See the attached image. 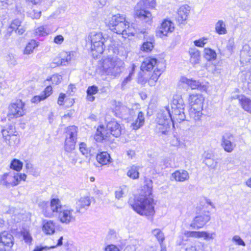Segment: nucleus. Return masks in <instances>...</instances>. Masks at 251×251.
<instances>
[{"instance_id":"f257e3e1","label":"nucleus","mask_w":251,"mask_h":251,"mask_svg":"<svg viewBox=\"0 0 251 251\" xmlns=\"http://www.w3.org/2000/svg\"><path fill=\"white\" fill-rule=\"evenodd\" d=\"M152 181L146 178L142 192L134 199H130L128 203L132 208L141 216L152 220L155 213L154 203L152 195Z\"/></svg>"},{"instance_id":"f03ea898","label":"nucleus","mask_w":251,"mask_h":251,"mask_svg":"<svg viewBox=\"0 0 251 251\" xmlns=\"http://www.w3.org/2000/svg\"><path fill=\"white\" fill-rule=\"evenodd\" d=\"M124 67V62L116 57L105 58L102 62V71L107 75L116 76L121 73Z\"/></svg>"},{"instance_id":"7ed1b4c3","label":"nucleus","mask_w":251,"mask_h":251,"mask_svg":"<svg viewBox=\"0 0 251 251\" xmlns=\"http://www.w3.org/2000/svg\"><path fill=\"white\" fill-rule=\"evenodd\" d=\"M204 98L200 94H190L188 101L190 106V115L195 121L200 119L202 115V110Z\"/></svg>"},{"instance_id":"20e7f679","label":"nucleus","mask_w":251,"mask_h":251,"mask_svg":"<svg viewBox=\"0 0 251 251\" xmlns=\"http://www.w3.org/2000/svg\"><path fill=\"white\" fill-rule=\"evenodd\" d=\"M143 4L146 5V7L153 8L155 6V1L154 0L140 1L135 7V16L146 23H150L152 19L151 14L142 8Z\"/></svg>"},{"instance_id":"39448f33","label":"nucleus","mask_w":251,"mask_h":251,"mask_svg":"<svg viewBox=\"0 0 251 251\" xmlns=\"http://www.w3.org/2000/svg\"><path fill=\"white\" fill-rule=\"evenodd\" d=\"M25 103L21 100H13L8 107L7 118L9 119L19 118L26 114Z\"/></svg>"},{"instance_id":"423d86ee","label":"nucleus","mask_w":251,"mask_h":251,"mask_svg":"<svg viewBox=\"0 0 251 251\" xmlns=\"http://www.w3.org/2000/svg\"><path fill=\"white\" fill-rule=\"evenodd\" d=\"M88 39L91 42L92 50L96 51L99 54L103 53L105 40L101 33L95 31L91 32L88 36Z\"/></svg>"},{"instance_id":"0eeeda50","label":"nucleus","mask_w":251,"mask_h":251,"mask_svg":"<svg viewBox=\"0 0 251 251\" xmlns=\"http://www.w3.org/2000/svg\"><path fill=\"white\" fill-rule=\"evenodd\" d=\"M77 127L72 126L67 127L64 145L65 151L70 152L75 149L77 140Z\"/></svg>"},{"instance_id":"6e6552de","label":"nucleus","mask_w":251,"mask_h":251,"mask_svg":"<svg viewBox=\"0 0 251 251\" xmlns=\"http://www.w3.org/2000/svg\"><path fill=\"white\" fill-rule=\"evenodd\" d=\"M76 213L73 209L64 206L58 214V218L62 223L69 224L75 220V214Z\"/></svg>"},{"instance_id":"1a4fd4ad","label":"nucleus","mask_w":251,"mask_h":251,"mask_svg":"<svg viewBox=\"0 0 251 251\" xmlns=\"http://www.w3.org/2000/svg\"><path fill=\"white\" fill-rule=\"evenodd\" d=\"M180 82L186 84L191 89H198L201 91H206L208 88L206 83H203L192 78L189 79L185 76H181Z\"/></svg>"},{"instance_id":"9d476101","label":"nucleus","mask_w":251,"mask_h":251,"mask_svg":"<svg viewBox=\"0 0 251 251\" xmlns=\"http://www.w3.org/2000/svg\"><path fill=\"white\" fill-rule=\"evenodd\" d=\"M221 146L227 152H232L236 147L234 143V137L230 133H226L221 140Z\"/></svg>"},{"instance_id":"9b49d317","label":"nucleus","mask_w":251,"mask_h":251,"mask_svg":"<svg viewBox=\"0 0 251 251\" xmlns=\"http://www.w3.org/2000/svg\"><path fill=\"white\" fill-rule=\"evenodd\" d=\"M91 201L89 196H84L78 199L75 203V212L82 213L84 212L90 205Z\"/></svg>"},{"instance_id":"f8f14e48","label":"nucleus","mask_w":251,"mask_h":251,"mask_svg":"<svg viewBox=\"0 0 251 251\" xmlns=\"http://www.w3.org/2000/svg\"><path fill=\"white\" fill-rule=\"evenodd\" d=\"M160 62L155 58L148 57L142 63L141 70L142 71H150L154 68H160Z\"/></svg>"},{"instance_id":"ddd939ff","label":"nucleus","mask_w":251,"mask_h":251,"mask_svg":"<svg viewBox=\"0 0 251 251\" xmlns=\"http://www.w3.org/2000/svg\"><path fill=\"white\" fill-rule=\"evenodd\" d=\"M210 220L208 214H204L196 217L190 224V226L194 229H199L203 226Z\"/></svg>"},{"instance_id":"4468645a","label":"nucleus","mask_w":251,"mask_h":251,"mask_svg":"<svg viewBox=\"0 0 251 251\" xmlns=\"http://www.w3.org/2000/svg\"><path fill=\"white\" fill-rule=\"evenodd\" d=\"M156 123H172L171 113L169 107L161 109L157 113Z\"/></svg>"},{"instance_id":"2eb2a0df","label":"nucleus","mask_w":251,"mask_h":251,"mask_svg":"<svg viewBox=\"0 0 251 251\" xmlns=\"http://www.w3.org/2000/svg\"><path fill=\"white\" fill-rule=\"evenodd\" d=\"M106 131L109 133V136L111 134L115 137H118L121 135L122 128L116 121H111L107 125Z\"/></svg>"},{"instance_id":"dca6fc26","label":"nucleus","mask_w":251,"mask_h":251,"mask_svg":"<svg viewBox=\"0 0 251 251\" xmlns=\"http://www.w3.org/2000/svg\"><path fill=\"white\" fill-rule=\"evenodd\" d=\"M174 30L173 24L168 20H164L161 25L157 34L161 37L167 36L168 33L172 32Z\"/></svg>"},{"instance_id":"f3484780","label":"nucleus","mask_w":251,"mask_h":251,"mask_svg":"<svg viewBox=\"0 0 251 251\" xmlns=\"http://www.w3.org/2000/svg\"><path fill=\"white\" fill-rule=\"evenodd\" d=\"M190 11V7L188 5H183L180 6L177 10L176 19L180 24L185 21L188 17Z\"/></svg>"},{"instance_id":"a211bd4d","label":"nucleus","mask_w":251,"mask_h":251,"mask_svg":"<svg viewBox=\"0 0 251 251\" xmlns=\"http://www.w3.org/2000/svg\"><path fill=\"white\" fill-rule=\"evenodd\" d=\"M183 109L177 108H172L171 118L172 119V123L175 121L180 123L186 119V116Z\"/></svg>"},{"instance_id":"6ab92c4d","label":"nucleus","mask_w":251,"mask_h":251,"mask_svg":"<svg viewBox=\"0 0 251 251\" xmlns=\"http://www.w3.org/2000/svg\"><path fill=\"white\" fill-rule=\"evenodd\" d=\"M55 223L51 220H44L43 223L42 230L46 235H52L55 233Z\"/></svg>"},{"instance_id":"aec40b11","label":"nucleus","mask_w":251,"mask_h":251,"mask_svg":"<svg viewBox=\"0 0 251 251\" xmlns=\"http://www.w3.org/2000/svg\"><path fill=\"white\" fill-rule=\"evenodd\" d=\"M109 133L104 129L103 126H99L94 135V139L97 142H101L103 140H108Z\"/></svg>"},{"instance_id":"412c9836","label":"nucleus","mask_w":251,"mask_h":251,"mask_svg":"<svg viewBox=\"0 0 251 251\" xmlns=\"http://www.w3.org/2000/svg\"><path fill=\"white\" fill-rule=\"evenodd\" d=\"M39 205L42 209V212L45 217L51 218L55 215L50 203L44 201L40 202Z\"/></svg>"},{"instance_id":"4be33fe9","label":"nucleus","mask_w":251,"mask_h":251,"mask_svg":"<svg viewBox=\"0 0 251 251\" xmlns=\"http://www.w3.org/2000/svg\"><path fill=\"white\" fill-rule=\"evenodd\" d=\"M172 176L176 181L178 182H183L189 178V173L184 170L176 171L172 174Z\"/></svg>"},{"instance_id":"5701e85b","label":"nucleus","mask_w":251,"mask_h":251,"mask_svg":"<svg viewBox=\"0 0 251 251\" xmlns=\"http://www.w3.org/2000/svg\"><path fill=\"white\" fill-rule=\"evenodd\" d=\"M73 53L71 52H65L62 54V58L60 59L59 58H55L53 64H56L57 65L65 66L68 64L69 62L71 60Z\"/></svg>"},{"instance_id":"b1692460","label":"nucleus","mask_w":251,"mask_h":251,"mask_svg":"<svg viewBox=\"0 0 251 251\" xmlns=\"http://www.w3.org/2000/svg\"><path fill=\"white\" fill-rule=\"evenodd\" d=\"M145 123V118L142 112H139L135 121L133 122L130 126L131 128L133 130H137L142 127Z\"/></svg>"},{"instance_id":"393cba45","label":"nucleus","mask_w":251,"mask_h":251,"mask_svg":"<svg viewBox=\"0 0 251 251\" xmlns=\"http://www.w3.org/2000/svg\"><path fill=\"white\" fill-rule=\"evenodd\" d=\"M185 104L182 96L179 95H175L174 96L172 103L171 104L172 108H179L180 109H184Z\"/></svg>"},{"instance_id":"a878e982","label":"nucleus","mask_w":251,"mask_h":251,"mask_svg":"<svg viewBox=\"0 0 251 251\" xmlns=\"http://www.w3.org/2000/svg\"><path fill=\"white\" fill-rule=\"evenodd\" d=\"M190 56V62L193 65H195L200 63V52L196 49L191 48L189 51Z\"/></svg>"},{"instance_id":"bb28decb","label":"nucleus","mask_w":251,"mask_h":251,"mask_svg":"<svg viewBox=\"0 0 251 251\" xmlns=\"http://www.w3.org/2000/svg\"><path fill=\"white\" fill-rule=\"evenodd\" d=\"M120 109V114L123 119L129 120L131 116L134 114V111L133 109H129L126 106H121Z\"/></svg>"},{"instance_id":"cd10ccee","label":"nucleus","mask_w":251,"mask_h":251,"mask_svg":"<svg viewBox=\"0 0 251 251\" xmlns=\"http://www.w3.org/2000/svg\"><path fill=\"white\" fill-rule=\"evenodd\" d=\"M98 162L101 165H106L110 162V157L106 151L101 152L97 155Z\"/></svg>"},{"instance_id":"c85d7f7f","label":"nucleus","mask_w":251,"mask_h":251,"mask_svg":"<svg viewBox=\"0 0 251 251\" xmlns=\"http://www.w3.org/2000/svg\"><path fill=\"white\" fill-rule=\"evenodd\" d=\"M139 166L132 165L128 170L127 176L132 179H138L139 176Z\"/></svg>"},{"instance_id":"c756f323","label":"nucleus","mask_w":251,"mask_h":251,"mask_svg":"<svg viewBox=\"0 0 251 251\" xmlns=\"http://www.w3.org/2000/svg\"><path fill=\"white\" fill-rule=\"evenodd\" d=\"M50 204L52 207L53 211H54L55 215L57 213H59L60 211L62 210L64 206L61 204V202L58 199H52L51 200Z\"/></svg>"},{"instance_id":"7c9ffc66","label":"nucleus","mask_w":251,"mask_h":251,"mask_svg":"<svg viewBox=\"0 0 251 251\" xmlns=\"http://www.w3.org/2000/svg\"><path fill=\"white\" fill-rule=\"evenodd\" d=\"M171 123H156V130L162 134L167 135L170 129Z\"/></svg>"},{"instance_id":"2f4dec72","label":"nucleus","mask_w":251,"mask_h":251,"mask_svg":"<svg viewBox=\"0 0 251 251\" xmlns=\"http://www.w3.org/2000/svg\"><path fill=\"white\" fill-rule=\"evenodd\" d=\"M17 133L14 126L12 125H9L4 127L1 130V133L3 139L8 138L9 136Z\"/></svg>"},{"instance_id":"473e14b6","label":"nucleus","mask_w":251,"mask_h":251,"mask_svg":"<svg viewBox=\"0 0 251 251\" xmlns=\"http://www.w3.org/2000/svg\"><path fill=\"white\" fill-rule=\"evenodd\" d=\"M128 22L126 21V22H121L119 24H117L116 25H110V28L113 32L117 34H121L125 30V28L127 26L126 24Z\"/></svg>"},{"instance_id":"72a5a7b5","label":"nucleus","mask_w":251,"mask_h":251,"mask_svg":"<svg viewBox=\"0 0 251 251\" xmlns=\"http://www.w3.org/2000/svg\"><path fill=\"white\" fill-rule=\"evenodd\" d=\"M241 61L242 62H250L251 61V48L247 50L245 48L240 53Z\"/></svg>"},{"instance_id":"f704fd0d","label":"nucleus","mask_w":251,"mask_h":251,"mask_svg":"<svg viewBox=\"0 0 251 251\" xmlns=\"http://www.w3.org/2000/svg\"><path fill=\"white\" fill-rule=\"evenodd\" d=\"M239 100L242 108L246 111L251 114V100L244 97L240 99Z\"/></svg>"},{"instance_id":"c9c22d12","label":"nucleus","mask_w":251,"mask_h":251,"mask_svg":"<svg viewBox=\"0 0 251 251\" xmlns=\"http://www.w3.org/2000/svg\"><path fill=\"white\" fill-rule=\"evenodd\" d=\"M215 30L220 35L225 34L227 33L226 24L222 20L218 21L215 25Z\"/></svg>"},{"instance_id":"e433bc0d","label":"nucleus","mask_w":251,"mask_h":251,"mask_svg":"<svg viewBox=\"0 0 251 251\" xmlns=\"http://www.w3.org/2000/svg\"><path fill=\"white\" fill-rule=\"evenodd\" d=\"M204 56L208 61L214 60L216 58L217 53L215 51L210 48H205Z\"/></svg>"},{"instance_id":"4c0bfd02","label":"nucleus","mask_w":251,"mask_h":251,"mask_svg":"<svg viewBox=\"0 0 251 251\" xmlns=\"http://www.w3.org/2000/svg\"><path fill=\"white\" fill-rule=\"evenodd\" d=\"M38 44L34 40H30L26 45L25 50L24 54H29L33 52L34 49L38 47Z\"/></svg>"},{"instance_id":"58836bf2","label":"nucleus","mask_w":251,"mask_h":251,"mask_svg":"<svg viewBox=\"0 0 251 251\" xmlns=\"http://www.w3.org/2000/svg\"><path fill=\"white\" fill-rule=\"evenodd\" d=\"M13 181L11 182V185L15 186L19 184L21 180L25 181L26 178V175L25 174L16 173L13 176Z\"/></svg>"},{"instance_id":"ea45409f","label":"nucleus","mask_w":251,"mask_h":251,"mask_svg":"<svg viewBox=\"0 0 251 251\" xmlns=\"http://www.w3.org/2000/svg\"><path fill=\"white\" fill-rule=\"evenodd\" d=\"M126 22V18L123 15L120 14H117L114 15L112 17L109 22V26L110 25H116L119 23Z\"/></svg>"},{"instance_id":"a19ab883","label":"nucleus","mask_w":251,"mask_h":251,"mask_svg":"<svg viewBox=\"0 0 251 251\" xmlns=\"http://www.w3.org/2000/svg\"><path fill=\"white\" fill-rule=\"evenodd\" d=\"M4 140L9 145L18 144L20 142V139L17 136V133L9 136L8 138H4Z\"/></svg>"},{"instance_id":"79ce46f5","label":"nucleus","mask_w":251,"mask_h":251,"mask_svg":"<svg viewBox=\"0 0 251 251\" xmlns=\"http://www.w3.org/2000/svg\"><path fill=\"white\" fill-rule=\"evenodd\" d=\"M199 238H202L205 240H212L215 236V232L209 233L206 231H198Z\"/></svg>"},{"instance_id":"37998d69","label":"nucleus","mask_w":251,"mask_h":251,"mask_svg":"<svg viewBox=\"0 0 251 251\" xmlns=\"http://www.w3.org/2000/svg\"><path fill=\"white\" fill-rule=\"evenodd\" d=\"M152 233L156 238L158 241L161 246L164 240V235L163 233L161 231L160 229L156 228L152 231Z\"/></svg>"},{"instance_id":"c03bdc74","label":"nucleus","mask_w":251,"mask_h":251,"mask_svg":"<svg viewBox=\"0 0 251 251\" xmlns=\"http://www.w3.org/2000/svg\"><path fill=\"white\" fill-rule=\"evenodd\" d=\"M79 146V151L83 155L85 156H88L89 155L91 154V149L88 147L84 142H81Z\"/></svg>"},{"instance_id":"a18cd8bd","label":"nucleus","mask_w":251,"mask_h":251,"mask_svg":"<svg viewBox=\"0 0 251 251\" xmlns=\"http://www.w3.org/2000/svg\"><path fill=\"white\" fill-rule=\"evenodd\" d=\"M23 163L17 159H14L10 164V168L17 172L21 171Z\"/></svg>"},{"instance_id":"49530a36","label":"nucleus","mask_w":251,"mask_h":251,"mask_svg":"<svg viewBox=\"0 0 251 251\" xmlns=\"http://www.w3.org/2000/svg\"><path fill=\"white\" fill-rule=\"evenodd\" d=\"M127 26L125 28V30L122 33L123 37L126 38L130 36H132L134 34V28L129 26V23L126 24Z\"/></svg>"},{"instance_id":"de8ad7c7","label":"nucleus","mask_w":251,"mask_h":251,"mask_svg":"<svg viewBox=\"0 0 251 251\" xmlns=\"http://www.w3.org/2000/svg\"><path fill=\"white\" fill-rule=\"evenodd\" d=\"M21 235L23 236V239L24 240L25 242L27 244L30 245L31 244V242L32 241V238L29 231L26 230H24L23 231H22Z\"/></svg>"},{"instance_id":"09e8293b","label":"nucleus","mask_w":251,"mask_h":251,"mask_svg":"<svg viewBox=\"0 0 251 251\" xmlns=\"http://www.w3.org/2000/svg\"><path fill=\"white\" fill-rule=\"evenodd\" d=\"M203 163L208 167L213 169H215L217 167L218 162L213 158L209 159H204Z\"/></svg>"},{"instance_id":"8fccbe9b","label":"nucleus","mask_w":251,"mask_h":251,"mask_svg":"<svg viewBox=\"0 0 251 251\" xmlns=\"http://www.w3.org/2000/svg\"><path fill=\"white\" fill-rule=\"evenodd\" d=\"M153 45L151 42H144L141 47V50L146 52H149L152 50Z\"/></svg>"},{"instance_id":"3c124183","label":"nucleus","mask_w":251,"mask_h":251,"mask_svg":"<svg viewBox=\"0 0 251 251\" xmlns=\"http://www.w3.org/2000/svg\"><path fill=\"white\" fill-rule=\"evenodd\" d=\"M36 35L45 36L49 33V31L44 26H40L35 29Z\"/></svg>"},{"instance_id":"603ef678","label":"nucleus","mask_w":251,"mask_h":251,"mask_svg":"<svg viewBox=\"0 0 251 251\" xmlns=\"http://www.w3.org/2000/svg\"><path fill=\"white\" fill-rule=\"evenodd\" d=\"M22 21L19 19H15L11 23L9 26L13 30H17L21 26Z\"/></svg>"},{"instance_id":"864d4df0","label":"nucleus","mask_w":251,"mask_h":251,"mask_svg":"<svg viewBox=\"0 0 251 251\" xmlns=\"http://www.w3.org/2000/svg\"><path fill=\"white\" fill-rule=\"evenodd\" d=\"M162 71L161 69L159 68L157 69H155L153 71V74H152L151 76V78L154 79V80H158L159 76L161 74Z\"/></svg>"},{"instance_id":"5fc2aeb1","label":"nucleus","mask_w":251,"mask_h":251,"mask_svg":"<svg viewBox=\"0 0 251 251\" xmlns=\"http://www.w3.org/2000/svg\"><path fill=\"white\" fill-rule=\"evenodd\" d=\"M184 234L187 237H193V238H199L198 231H185Z\"/></svg>"},{"instance_id":"6e6d98bb","label":"nucleus","mask_w":251,"mask_h":251,"mask_svg":"<svg viewBox=\"0 0 251 251\" xmlns=\"http://www.w3.org/2000/svg\"><path fill=\"white\" fill-rule=\"evenodd\" d=\"M232 240L238 245L245 246L246 244L244 241L238 235H235L232 238Z\"/></svg>"},{"instance_id":"4d7b16f0","label":"nucleus","mask_w":251,"mask_h":251,"mask_svg":"<svg viewBox=\"0 0 251 251\" xmlns=\"http://www.w3.org/2000/svg\"><path fill=\"white\" fill-rule=\"evenodd\" d=\"M207 40V38H202L199 40H195L194 41V45L196 46L202 47L206 44L205 41Z\"/></svg>"},{"instance_id":"13d9d810","label":"nucleus","mask_w":251,"mask_h":251,"mask_svg":"<svg viewBox=\"0 0 251 251\" xmlns=\"http://www.w3.org/2000/svg\"><path fill=\"white\" fill-rule=\"evenodd\" d=\"M234 47V42L233 39L230 38L228 40L226 45V49L229 52H231Z\"/></svg>"},{"instance_id":"bf43d9fd","label":"nucleus","mask_w":251,"mask_h":251,"mask_svg":"<svg viewBox=\"0 0 251 251\" xmlns=\"http://www.w3.org/2000/svg\"><path fill=\"white\" fill-rule=\"evenodd\" d=\"M52 93V87L51 86H48L41 94L43 97H46V99L50 96Z\"/></svg>"},{"instance_id":"052dcab7","label":"nucleus","mask_w":251,"mask_h":251,"mask_svg":"<svg viewBox=\"0 0 251 251\" xmlns=\"http://www.w3.org/2000/svg\"><path fill=\"white\" fill-rule=\"evenodd\" d=\"M45 99H46V97H43L41 94L40 95L35 96L33 97L31 100V101L32 103H38L39 102L44 100Z\"/></svg>"},{"instance_id":"680f3d73","label":"nucleus","mask_w":251,"mask_h":251,"mask_svg":"<svg viewBox=\"0 0 251 251\" xmlns=\"http://www.w3.org/2000/svg\"><path fill=\"white\" fill-rule=\"evenodd\" d=\"M98 91V87L93 85L90 86L87 90V95H94L97 93Z\"/></svg>"},{"instance_id":"e2e57ef3","label":"nucleus","mask_w":251,"mask_h":251,"mask_svg":"<svg viewBox=\"0 0 251 251\" xmlns=\"http://www.w3.org/2000/svg\"><path fill=\"white\" fill-rule=\"evenodd\" d=\"M61 79L62 78L61 76L58 75H53L50 78V80L52 82V83L55 82V84L60 83L61 81Z\"/></svg>"},{"instance_id":"0e129e2a","label":"nucleus","mask_w":251,"mask_h":251,"mask_svg":"<svg viewBox=\"0 0 251 251\" xmlns=\"http://www.w3.org/2000/svg\"><path fill=\"white\" fill-rule=\"evenodd\" d=\"M105 251H120L119 248L113 244L107 246L105 248Z\"/></svg>"},{"instance_id":"69168bd1","label":"nucleus","mask_w":251,"mask_h":251,"mask_svg":"<svg viewBox=\"0 0 251 251\" xmlns=\"http://www.w3.org/2000/svg\"><path fill=\"white\" fill-rule=\"evenodd\" d=\"M30 16L33 19H38L40 18L41 16V12L36 11L35 12V10H32L30 13H29Z\"/></svg>"},{"instance_id":"338daca9","label":"nucleus","mask_w":251,"mask_h":251,"mask_svg":"<svg viewBox=\"0 0 251 251\" xmlns=\"http://www.w3.org/2000/svg\"><path fill=\"white\" fill-rule=\"evenodd\" d=\"M13 30L9 26L6 30L3 32L4 37L6 39H8L11 35Z\"/></svg>"},{"instance_id":"774afa93","label":"nucleus","mask_w":251,"mask_h":251,"mask_svg":"<svg viewBox=\"0 0 251 251\" xmlns=\"http://www.w3.org/2000/svg\"><path fill=\"white\" fill-rule=\"evenodd\" d=\"M64 41L63 37L61 35H57L54 38V42L57 44H61Z\"/></svg>"}]
</instances>
